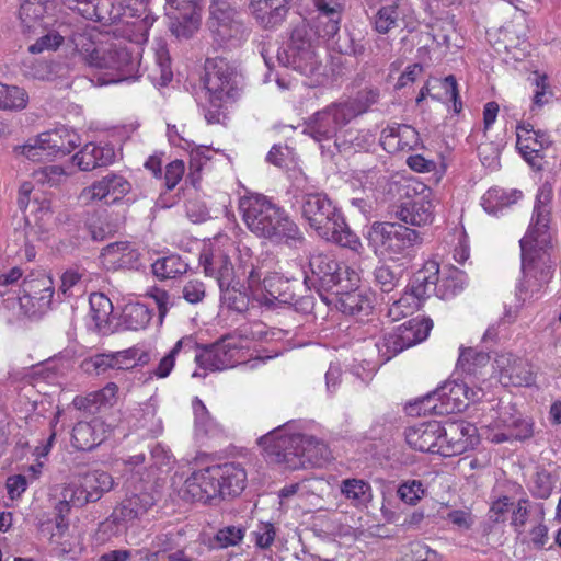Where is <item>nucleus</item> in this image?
<instances>
[{"mask_svg":"<svg viewBox=\"0 0 561 561\" xmlns=\"http://www.w3.org/2000/svg\"><path fill=\"white\" fill-rule=\"evenodd\" d=\"M204 272L207 276L215 277L220 289L232 287L236 280L234 270L230 259L221 253L203 254L201 256Z\"/></svg>","mask_w":561,"mask_h":561,"instance_id":"2f4dec72","label":"nucleus"},{"mask_svg":"<svg viewBox=\"0 0 561 561\" xmlns=\"http://www.w3.org/2000/svg\"><path fill=\"white\" fill-rule=\"evenodd\" d=\"M218 472L216 466L193 472L184 482L183 496L204 504L221 500Z\"/></svg>","mask_w":561,"mask_h":561,"instance_id":"a211bd4d","label":"nucleus"},{"mask_svg":"<svg viewBox=\"0 0 561 561\" xmlns=\"http://www.w3.org/2000/svg\"><path fill=\"white\" fill-rule=\"evenodd\" d=\"M193 409L195 415V427L198 433L209 435L215 432L216 424L211 419L205 404L198 398L193 401Z\"/></svg>","mask_w":561,"mask_h":561,"instance_id":"338daca9","label":"nucleus"},{"mask_svg":"<svg viewBox=\"0 0 561 561\" xmlns=\"http://www.w3.org/2000/svg\"><path fill=\"white\" fill-rule=\"evenodd\" d=\"M340 492L345 500L356 508L367 507L373 501V489L369 482L348 478L341 481Z\"/></svg>","mask_w":561,"mask_h":561,"instance_id":"ea45409f","label":"nucleus"},{"mask_svg":"<svg viewBox=\"0 0 561 561\" xmlns=\"http://www.w3.org/2000/svg\"><path fill=\"white\" fill-rule=\"evenodd\" d=\"M27 104V93L16 85L0 82V110H22Z\"/></svg>","mask_w":561,"mask_h":561,"instance_id":"6e6d98bb","label":"nucleus"},{"mask_svg":"<svg viewBox=\"0 0 561 561\" xmlns=\"http://www.w3.org/2000/svg\"><path fill=\"white\" fill-rule=\"evenodd\" d=\"M334 295L340 296L339 309L345 314L367 316L373 309L369 295L357 289V285L346 290H336Z\"/></svg>","mask_w":561,"mask_h":561,"instance_id":"4c0bfd02","label":"nucleus"},{"mask_svg":"<svg viewBox=\"0 0 561 561\" xmlns=\"http://www.w3.org/2000/svg\"><path fill=\"white\" fill-rule=\"evenodd\" d=\"M196 350L197 343L193 336L188 335L180 339L172 350L160 359L152 374L158 378L168 377L171 374L175 365V358L180 353H183L184 355H192L191 353Z\"/></svg>","mask_w":561,"mask_h":561,"instance_id":"a18cd8bd","label":"nucleus"},{"mask_svg":"<svg viewBox=\"0 0 561 561\" xmlns=\"http://www.w3.org/2000/svg\"><path fill=\"white\" fill-rule=\"evenodd\" d=\"M476 392L467 387L463 382L447 381L433 393L426 397V400H437L439 404L432 407L437 413H458L463 411L470 400H473Z\"/></svg>","mask_w":561,"mask_h":561,"instance_id":"6ab92c4d","label":"nucleus"},{"mask_svg":"<svg viewBox=\"0 0 561 561\" xmlns=\"http://www.w3.org/2000/svg\"><path fill=\"white\" fill-rule=\"evenodd\" d=\"M245 536L243 526L229 525L220 528L211 539V547L225 549L239 545Z\"/></svg>","mask_w":561,"mask_h":561,"instance_id":"4d7b16f0","label":"nucleus"},{"mask_svg":"<svg viewBox=\"0 0 561 561\" xmlns=\"http://www.w3.org/2000/svg\"><path fill=\"white\" fill-rule=\"evenodd\" d=\"M516 147L524 159L534 168L540 169L541 152L551 145L550 137L540 130H535L529 123H520L516 128Z\"/></svg>","mask_w":561,"mask_h":561,"instance_id":"4be33fe9","label":"nucleus"},{"mask_svg":"<svg viewBox=\"0 0 561 561\" xmlns=\"http://www.w3.org/2000/svg\"><path fill=\"white\" fill-rule=\"evenodd\" d=\"M106 425L101 419L78 422L72 428V445L78 450H92L106 438Z\"/></svg>","mask_w":561,"mask_h":561,"instance_id":"c756f323","label":"nucleus"},{"mask_svg":"<svg viewBox=\"0 0 561 561\" xmlns=\"http://www.w3.org/2000/svg\"><path fill=\"white\" fill-rule=\"evenodd\" d=\"M204 87L208 102H234L240 95V78L234 66L225 58H207L204 66Z\"/></svg>","mask_w":561,"mask_h":561,"instance_id":"1a4fd4ad","label":"nucleus"},{"mask_svg":"<svg viewBox=\"0 0 561 561\" xmlns=\"http://www.w3.org/2000/svg\"><path fill=\"white\" fill-rule=\"evenodd\" d=\"M311 274L305 276V285L313 287L322 300H327L323 293L346 290L359 283V275L356 271L339 263L330 254H314L309 260Z\"/></svg>","mask_w":561,"mask_h":561,"instance_id":"39448f33","label":"nucleus"},{"mask_svg":"<svg viewBox=\"0 0 561 561\" xmlns=\"http://www.w3.org/2000/svg\"><path fill=\"white\" fill-rule=\"evenodd\" d=\"M219 477L220 496H237L245 488L247 473L245 470L234 462H227L224 465L216 466Z\"/></svg>","mask_w":561,"mask_h":561,"instance_id":"c9c22d12","label":"nucleus"},{"mask_svg":"<svg viewBox=\"0 0 561 561\" xmlns=\"http://www.w3.org/2000/svg\"><path fill=\"white\" fill-rule=\"evenodd\" d=\"M493 367L499 373V379L504 386L528 387L535 380L530 364L525 358L512 353L499 354L494 359Z\"/></svg>","mask_w":561,"mask_h":561,"instance_id":"412c9836","label":"nucleus"},{"mask_svg":"<svg viewBox=\"0 0 561 561\" xmlns=\"http://www.w3.org/2000/svg\"><path fill=\"white\" fill-rule=\"evenodd\" d=\"M399 21V5L393 3L381 7L374 20L375 30L380 34H387L392 28L398 26Z\"/></svg>","mask_w":561,"mask_h":561,"instance_id":"052dcab7","label":"nucleus"},{"mask_svg":"<svg viewBox=\"0 0 561 561\" xmlns=\"http://www.w3.org/2000/svg\"><path fill=\"white\" fill-rule=\"evenodd\" d=\"M152 318V310L141 302L127 304L122 313L123 324L126 329L138 331L145 329Z\"/></svg>","mask_w":561,"mask_h":561,"instance_id":"de8ad7c7","label":"nucleus"},{"mask_svg":"<svg viewBox=\"0 0 561 561\" xmlns=\"http://www.w3.org/2000/svg\"><path fill=\"white\" fill-rule=\"evenodd\" d=\"M294 197L302 218L319 237L354 252L362 249L359 238L347 226L342 213L325 193L316 191L305 175L296 178Z\"/></svg>","mask_w":561,"mask_h":561,"instance_id":"f03ea898","label":"nucleus"},{"mask_svg":"<svg viewBox=\"0 0 561 561\" xmlns=\"http://www.w3.org/2000/svg\"><path fill=\"white\" fill-rule=\"evenodd\" d=\"M278 60L307 77L319 70L321 62L312 48L305 25L293 30L287 48L284 50V57L278 55Z\"/></svg>","mask_w":561,"mask_h":561,"instance_id":"4468645a","label":"nucleus"},{"mask_svg":"<svg viewBox=\"0 0 561 561\" xmlns=\"http://www.w3.org/2000/svg\"><path fill=\"white\" fill-rule=\"evenodd\" d=\"M520 26L510 24L500 31V38L496 43V51H504L513 60H522L528 54L529 44L525 33H520Z\"/></svg>","mask_w":561,"mask_h":561,"instance_id":"473e14b6","label":"nucleus"},{"mask_svg":"<svg viewBox=\"0 0 561 561\" xmlns=\"http://www.w3.org/2000/svg\"><path fill=\"white\" fill-rule=\"evenodd\" d=\"M432 328L431 319L414 318L385 333L375 343L380 362L385 364L402 351L424 341Z\"/></svg>","mask_w":561,"mask_h":561,"instance_id":"9b49d317","label":"nucleus"},{"mask_svg":"<svg viewBox=\"0 0 561 561\" xmlns=\"http://www.w3.org/2000/svg\"><path fill=\"white\" fill-rule=\"evenodd\" d=\"M533 435V425L520 416H501L494 428L488 433V439L494 444L523 440Z\"/></svg>","mask_w":561,"mask_h":561,"instance_id":"bb28decb","label":"nucleus"},{"mask_svg":"<svg viewBox=\"0 0 561 561\" xmlns=\"http://www.w3.org/2000/svg\"><path fill=\"white\" fill-rule=\"evenodd\" d=\"M71 10L77 11L87 20L110 25L119 21L125 12L122 2L117 0H81L73 4Z\"/></svg>","mask_w":561,"mask_h":561,"instance_id":"b1692460","label":"nucleus"},{"mask_svg":"<svg viewBox=\"0 0 561 561\" xmlns=\"http://www.w3.org/2000/svg\"><path fill=\"white\" fill-rule=\"evenodd\" d=\"M440 430L442 442L437 454L444 457L463 454L479 442L476 426L463 421L440 424Z\"/></svg>","mask_w":561,"mask_h":561,"instance_id":"dca6fc26","label":"nucleus"},{"mask_svg":"<svg viewBox=\"0 0 561 561\" xmlns=\"http://www.w3.org/2000/svg\"><path fill=\"white\" fill-rule=\"evenodd\" d=\"M463 289V274L460 271H451L438 282L437 297L449 299Z\"/></svg>","mask_w":561,"mask_h":561,"instance_id":"e2e57ef3","label":"nucleus"},{"mask_svg":"<svg viewBox=\"0 0 561 561\" xmlns=\"http://www.w3.org/2000/svg\"><path fill=\"white\" fill-rule=\"evenodd\" d=\"M414 299L415 298L408 290L399 298L396 297V294L389 296L387 317L390 318L391 321H399L412 313L415 306H413L411 301L414 302Z\"/></svg>","mask_w":561,"mask_h":561,"instance_id":"bf43d9fd","label":"nucleus"},{"mask_svg":"<svg viewBox=\"0 0 561 561\" xmlns=\"http://www.w3.org/2000/svg\"><path fill=\"white\" fill-rule=\"evenodd\" d=\"M104 261L113 268H138L140 253L129 242L111 243L103 249Z\"/></svg>","mask_w":561,"mask_h":561,"instance_id":"f704fd0d","label":"nucleus"},{"mask_svg":"<svg viewBox=\"0 0 561 561\" xmlns=\"http://www.w3.org/2000/svg\"><path fill=\"white\" fill-rule=\"evenodd\" d=\"M91 317L95 322L98 328L106 324L108 322V318L113 311V305L111 300L101 293H94L90 296L89 299Z\"/></svg>","mask_w":561,"mask_h":561,"instance_id":"13d9d810","label":"nucleus"},{"mask_svg":"<svg viewBox=\"0 0 561 561\" xmlns=\"http://www.w3.org/2000/svg\"><path fill=\"white\" fill-rule=\"evenodd\" d=\"M400 202L392 205L391 214L404 224L424 226L434 218L433 192L425 184L414 180L394 183Z\"/></svg>","mask_w":561,"mask_h":561,"instance_id":"20e7f679","label":"nucleus"},{"mask_svg":"<svg viewBox=\"0 0 561 561\" xmlns=\"http://www.w3.org/2000/svg\"><path fill=\"white\" fill-rule=\"evenodd\" d=\"M69 35V25L60 24L57 30H50L42 35L35 43L28 46V51L33 55L44 51L57 50Z\"/></svg>","mask_w":561,"mask_h":561,"instance_id":"09e8293b","label":"nucleus"},{"mask_svg":"<svg viewBox=\"0 0 561 561\" xmlns=\"http://www.w3.org/2000/svg\"><path fill=\"white\" fill-rule=\"evenodd\" d=\"M20 305L30 316L46 313L51 306L54 284L49 277L24 278L21 286Z\"/></svg>","mask_w":561,"mask_h":561,"instance_id":"f3484780","label":"nucleus"},{"mask_svg":"<svg viewBox=\"0 0 561 561\" xmlns=\"http://www.w3.org/2000/svg\"><path fill=\"white\" fill-rule=\"evenodd\" d=\"M551 190L541 188L534 206L531 224L520 239L523 279L516 289L517 299L525 302L535 297L552 276L550 256L546 250L549 236Z\"/></svg>","mask_w":561,"mask_h":561,"instance_id":"f257e3e1","label":"nucleus"},{"mask_svg":"<svg viewBox=\"0 0 561 561\" xmlns=\"http://www.w3.org/2000/svg\"><path fill=\"white\" fill-rule=\"evenodd\" d=\"M82 369L87 374L103 375L110 369H116L113 353L95 354L82 362Z\"/></svg>","mask_w":561,"mask_h":561,"instance_id":"0e129e2a","label":"nucleus"},{"mask_svg":"<svg viewBox=\"0 0 561 561\" xmlns=\"http://www.w3.org/2000/svg\"><path fill=\"white\" fill-rule=\"evenodd\" d=\"M402 276L403 268L401 266L381 263L373 271L374 289L389 297L396 294Z\"/></svg>","mask_w":561,"mask_h":561,"instance_id":"a19ab883","label":"nucleus"},{"mask_svg":"<svg viewBox=\"0 0 561 561\" xmlns=\"http://www.w3.org/2000/svg\"><path fill=\"white\" fill-rule=\"evenodd\" d=\"M520 194L513 192L508 195L500 188H490L482 197V206L486 213L496 215L503 207L515 203Z\"/></svg>","mask_w":561,"mask_h":561,"instance_id":"5fc2aeb1","label":"nucleus"},{"mask_svg":"<svg viewBox=\"0 0 561 561\" xmlns=\"http://www.w3.org/2000/svg\"><path fill=\"white\" fill-rule=\"evenodd\" d=\"M249 336L242 330L226 334L217 342L192 352L196 364L204 369L224 370L248 360Z\"/></svg>","mask_w":561,"mask_h":561,"instance_id":"423d86ee","label":"nucleus"},{"mask_svg":"<svg viewBox=\"0 0 561 561\" xmlns=\"http://www.w3.org/2000/svg\"><path fill=\"white\" fill-rule=\"evenodd\" d=\"M91 503L98 502L105 493L110 492L115 481L113 477L103 470L87 472L81 480Z\"/></svg>","mask_w":561,"mask_h":561,"instance_id":"c03bdc74","label":"nucleus"},{"mask_svg":"<svg viewBox=\"0 0 561 561\" xmlns=\"http://www.w3.org/2000/svg\"><path fill=\"white\" fill-rule=\"evenodd\" d=\"M117 391V385L108 382L104 388L98 391L90 392L87 396H76L72 400V404L78 410L93 414L102 407L112 405Z\"/></svg>","mask_w":561,"mask_h":561,"instance_id":"58836bf2","label":"nucleus"},{"mask_svg":"<svg viewBox=\"0 0 561 561\" xmlns=\"http://www.w3.org/2000/svg\"><path fill=\"white\" fill-rule=\"evenodd\" d=\"M533 511L537 512L539 519H543L545 511L541 503H537L531 506L529 499L527 496H523L514 505L512 511L511 525L517 533H523L524 527Z\"/></svg>","mask_w":561,"mask_h":561,"instance_id":"864d4df0","label":"nucleus"},{"mask_svg":"<svg viewBox=\"0 0 561 561\" xmlns=\"http://www.w3.org/2000/svg\"><path fill=\"white\" fill-rule=\"evenodd\" d=\"M156 70L159 76L152 75L153 80L158 81L160 85H167L173 78L171 70V60L168 49L164 45H160L156 50Z\"/></svg>","mask_w":561,"mask_h":561,"instance_id":"69168bd1","label":"nucleus"},{"mask_svg":"<svg viewBox=\"0 0 561 561\" xmlns=\"http://www.w3.org/2000/svg\"><path fill=\"white\" fill-rule=\"evenodd\" d=\"M181 537L182 534L180 531H167L158 534L151 543L153 551L147 552L142 558L146 561H154L160 560L161 557H164L169 553H173V550L180 546L179 540Z\"/></svg>","mask_w":561,"mask_h":561,"instance_id":"8fccbe9b","label":"nucleus"},{"mask_svg":"<svg viewBox=\"0 0 561 561\" xmlns=\"http://www.w3.org/2000/svg\"><path fill=\"white\" fill-rule=\"evenodd\" d=\"M207 26L213 45L217 48H232L240 45L245 28L239 13L225 0H215L209 7Z\"/></svg>","mask_w":561,"mask_h":561,"instance_id":"9d476101","label":"nucleus"},{"mask_svg":"<svg viewBox=\"0 0 561 561\" xmlns=\"http://www.w3.org/2000/svg\"><path fill=\"white\" fill-rule=\"evenodd\" d=\"M187 268L188 264L176 254L158 259L152 264V273L161 279L175 278L186 273Z\"/></svg>","mask_w":561,"mask_h":561,"instance_id":"603ef678","label":"nucleus"},{"mask_svg":"<svg viewBox=\"0 0 561 561\" xmlns=\"http://www.w3.org/2000/svg\"><path fill=\"white\" fill-rule=\"evenodd\" d=\"M72 160L80 170L90 171L112 164L115 160V150L110 145L88 144L73 156Z\"/></svg>","mask_w":561,"mask_h":561,"instance_id":"72a5a7b5","label":"nucleus"},{"mask_svg":"<svg viewBox=\"0 0 561 561\" xmlns=\"http://www.w3.org/2000/svg\"><path fill=\"white\" fill-rule=\"evenodd\" d=\"M91 503L85 489L80 483H67L60 489L58 500L55 503V523L59 535L68 529V515L72 507L81 508Z\"/></svg>","mask_w":561,"mask_h":561,"instance_id":"5701e85b","label":"nucleus"},{"mask_svg":"<svg viewBox=\"0 0 561 561\" xmlns=\"http://www.w3.org/2000/svg\"><path fill=\"white\" fill-rule=\"evenodd\" d=\"M312 4L317 12L314 20L316 32L323 39H331L337 35L346 0H300Z\"/></svg>","mask_w":561,"mask_h":561,"instance_id":"aec40b11","label":"nucleus"},{"mask_svg":"<svg viewBox=\"0 0 561 561\" xmlns=\"http://www.w3.org/2000/svg\"><path fill=\"white\" fill-rule=\"evenodd\" d=\"M440 422H422L405 430L408 445L422 453L437 454L442 442Z\"/></svg>","mask_w":561,"mask_h":561,"instance_id":"393cba45","label":"nucleus"},{"mask_svg":"<svg viewBox=\"0 0 561 561\" xmlns=\"http://www.w3.org/2000/svg\"><path fill=\"white\" fill-rule=\"evenodd\" d=\"M439 282V264L436 261H427L413 276L409 293L416 299L423 300L432 294L437 296Z\"/></svg>","mask_w":561,"mask_h":561,"instance_id":"7c9ffc66","label":"nucleus"},{"mask_svg":"<svg viewBox=\"0 0 561 561\" xmlns=\"http://www.w3.org/2000/svg\"><path fill=\"white\" fill-rule=\"evenodd\" d=\"M239 287L240 283L237 282L232 287L220 289V299L229 308L242 312L248 308V298L245 294L240 291Z\"/></svg>","mask_w":561,"mask_h":561,"instance_id":"774afa93","label":"nucleus"},{"mask_svg":"<svg viewBox=\"0 0 561 561\" xmlns=\"http://www.w3.org/2000/svg\"><path fill=\"white\" fill-rule=\"evenodd\" d=\"M367 239L376 250L391 260L410 256L414 249L422 244V234L397 222H374L368 230Z\"/></svg>","mask_w":561,"mask_h":561,"instance_id":"0eeeda50","label":"nucleus"},{"mask_svg":"<svg viewBox=\"0 0 561 561\" xmlns=\"http://www.w3.org/2000/svg\"><path fill=\"white\" fill-rule=\"evenodd\" d=\"M83 276V273L75 268L65 271L61 275L60 294L67 298L81 295L84 291Z\"/></svg>","mask_w":561,"mask_h":561,"instance_id":"680f3d73","label":"nucleus"},{"mask_svg":"<svg viewBox=\"0 0 561 561\" xmlns=\"http://www.w3.org/2000/svg\"><path fill=\"white\" fill-rule=\"evenodd\" d=\"M48 0H23L20 5L21 28L24 34H30L37 26L42 25V20L47 13Z\"/></svg>","mask_w":561,"mask_h":561,"instance_id":"37998d69","label":"nucleus"},{"mask_svg":"<svg viewBox=\"0 0 561 561\" xmlns=\"http://www.w3.org/2000/svg\"><path fill=\"white\" fill-rule=\"evenodd\" d=\"M66 39L75 46L82 59L91 67L93 59L98 60L103 49V45L94 43L92 31L87 25H76L75 28L69 26V35Z\"/></svg>","mask_w":561,"mask_h":561,"instance_id":"e433bc0d","label":"nucleus"},{"mask_svg":"<svg viewBox=\"0 0 561 561\" xmlns=\"http://www.w3.org/2000/svg\"><path fill=\"white\" fill-rule=\"evenodd\" d=\"M304 454L301 455L300 461L301 466L305 467L307 465L321 467L323 463L328 462L331 459V451L327 444L322 440L317 439L313 436L304 434Z\"/></svg>","mask_w":561,"mask_h":561,"instance_id":"49530a36","label":"nucleus"},{"mask_svg":"<svg viewBox=\"0 0 561 561\" xmlns=\"http://www.w3.org/2000/svg\"><path fill=\"white\" fill-rule=\"evenodd\" d=\"M257 443L277 462L286 463L290 469L300 468L304 434L288 433L286 428L278 427L261 436Z\"/></svg>","mask_w":561,"mask_h":561,"instance_id":"ddd939ff","label":"nucleus"},{"mask_svg":"<svg viewBox=\"0 0 561 561\" xmlns=\"http://www.w3.org/2000/svg\"><path fill=\"white\" fill-rule=\"evenodd\" d=\"M291 0H251L250 9L259 24L274 30L285 21Z\"/></svg>","mask_w":561,"mask_h":561,"instance_id":"cd10ccee","label":"nucleus"},{"mask_svg":"<svg viewBox=\"0 0 561 561\" xmlns=\"http://www.w3.org/2000/svg\"><path fill=\"white\" fill-rule=\"evenodd\" d=\"M379 98L380 91L378 88H365L359 90L355 96L339 103L351 122L355 117L367 113L374 104L378 103Z\"/></svg>","mask_w":561,"mask_h":561,"instance_id":"79ce46f5","label":"nucleus"},{"mask_svg":"<svg viewBox=\"0 0 561 561\" xmlns=\"http://www.w3.org/2000/svg\"><path fill=\"white\" fill-rule=\"evenodd\" d=\"M489 362L490 355L486 352L467 347L461 348L457 367L467 375H477Z\"/></svg>","mask_w":561,"mask_h":561,"instance_id":"3c124183","label":"nucleus"},{"mask_svg":"<svg viewBox=\"0 0 561 561\" xmlns=\"http://www.w3.org/2000/svg\"><path fill=\"white\" fill-rule=\"evenodd\" d=\"M130 188V183L124 176L110 174L83 190L82 198L85 201H102L112 197L113 201H117L125 196Z\"/></svg>","mask_w":561,"mask_h":561,"instance_id":"c85d7f7f","label":"nucleus"},{"mask_svg":"<svg viewBox=\"0 0 561 561\" xmlns=\"http://www.w3.org/2000/svg\"><path fill=\"white\" fill-rule=\"evenodd\" d=\"M154 497L149 492L133 494L123 500L110 515L115 525H125L141 518L154 505Z\"/></svg>","mask_w":561,"mask_h":561,"instance_id":"a878e982","label":"nucleus"},{"mask_svg":"<svg viewBox=\"0 0 561 561\" xmlns=\"http://www.w3.org/2000/svg\"><path fill=\"white\" fill-rule=\"evenodd\" d=\"M80 145L79 135L66 127L42 133L36 139L21 147V153L32 161L48 157L66 156Z\"/></svg>","mask_w":561,"mask_h":561,"instance_id":"f8f14e48","label":"nucleus"},{"mask_svg":"<svg viewBox=\"0 0 561 561\" xmlns=\"http://www.w3.org/2000/svg\"><path fill=\"white\" fill-rule=\"evenodd\" d=\"M140 53L123 43L103 45L99 59H93L92 67L111 69L118 72L121 80L133 78L140 67Z\"/></svg>","mask_w":561,"mask_h":561,"instance_id":"2eb2a0df","label":"nucleus"},{"mask_svg":"<svg viewBox=\"0 0 561 561\" xmlns=\"http://www.w3.org/2000/svg\"><path fill=\"white\" fill-rule=\"evenodd\" d=\"M350 123L340 103H332L311 115L305 124L304 133L320 144L322 152L334 156L342 151L345 141L339 133Z\"/></svg>","mask_w":561,"mask_h":561,"instance_id":"6e6552de","label":"nucleus"},{"mask_svg":"<svg viewBox=\"0 0 561 561\" xmlns=\"http://www.w3.org/2000/svg\"><path fill=\"white\" fill-rule=\"evenodd\" d=\"M239 210L249 230L257 237L295 248L305 241L304 233L297 224L283 208L264 195L243 196L239 202Z\"/></svg>","mask_w":561,"mask_h":561,"instance_id":"7ed1b4c3","label":"nucleus"}]
</instances>
